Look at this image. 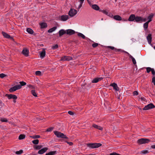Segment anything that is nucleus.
I'll list each match as a JSON object with an SVG mask.
<instances>
[{
  "instance_id": "nucleus-1",
  "label": "nucleus",
  "mask_w": 155,
  "mask_h": 155,
  "mask_svg": "<svg viewBox=\"0 0 155 155\" xmlns=\"http://www.w3.org/2000/svg\"><path fill=\"white\" fill-rule=\"evenodd\" d=\"M87 147L91 148H98L102 145V144L99 143H88L86 144Z\"/></svg>"
},
{
  "instance_id": "nucleus-2",
  "label": "nucleus",
  "mask_w": 155,
  "mask_h": 155,
  "mask_svg": "<svg viewBox=\"0 0 155 155\" xmlns=\"http://www.w3.org/2000/svg\"><path fill=\"white\" fill-rule=\"evenodd\" d=\"M54 133L57 137L65 139L68 138L66 136V135H64L63 133H62L60 132L55 131H54Z\"/></svg>"
},
{
  "instance_id": "nucleus-3",
  "label": "nucleus",
  "mask_w": 155,
  "mask_h": 155,
  "mask_svg": "<svg viewBox=\"0 0 155 155\" xmlns=\"http://www.w3.org/2000/svg\"><path fill=\"white\" fill-rule=\"evenodd\" d=\"M150 140L149 139L141 138L137 140V143L140 144L147 143L150 142Z\"/></svg>"
},
{
  "instance_id": "nucleus-4",
  "label": "nucleus",
  "mask_w": 155,
  "mask_h": 155,
  "mask_svg": "<svg viewBox=\"0 0 155 155\" xmlns=\"http://www.w3.org/2000/svg\"><path fill=\"white\" fill-rule=\"evenodd\" d=\"M155 107V106L152 103H150L147 105L145 106L143 108V110H147L150 109H152Z\"/></svg>"
},
{
  "instance_id": "nucleus-5",
  "label": "nucleus",
  "mask_w": 155,
  "mask_h": 155,
  "mask_svg": "<svg viewBox=\"0 0 155 155\" xmlns=\"http://www.w3.org/2000/svg\"><path fill=\"white\" fill-rule=\"evenodd\" d=\"M77 13V11L76 10L71 8L69 12V15L71 17H73Z\"/></svg>"
},
{
  "instance_id": "nucleus-6",
  "label": "nucleus",
  "mask_w": 155,
  "mask_h": 155,
  "mask_svg": "<svg viewBox=\"0 0 155 155\" xmlns=\"http://www.w3.org/2000/svg\"><path fill=\"white\" fill-rule=\"evenodd\" d=\"M5 96L7 97L9 99H17V96L14 94H6Z\"/></svg>"
},
{
  "instance_id": "nucleus-7",
  "label": "nucleus",
  "mask_w": 155,
  "mask_h": 155,
  "mask_svg": "<svg viewBox=\"0 0 155 155\" xmlns=\"http://www.w3.org/2000/svg\"><path fill=\"white\" fill-rule=\"evenodd\" d=\"M20 88L18 85H16L9 89V91L10 92H12L16 91V90L19 89Z\"/></svg>"
},
{
  "instance_id": "nucleus-8",
  "label": "nucleus",
  "mask_w": 155,
  "mask_h": 155,
  "mask_svg": "<svg viewBox=\"0 0 155 155\" xmlns=\"http://www.w3.org/2000/svg\"><path fill=\"white\" fill-rule=\"evenodd\" d=\"M48 149V148L47 147H45L39 150L38 151V153L40 154H42L45 152Z\"/></svg>"
},
{
  "instance_id": "nucleus-9",
  "label": "nucleus",
  "mask_w": 155,
  "mask_h": 155,
  "mask_svg": "<svg viewBox=\"0 0 155 155\" xmlns=\"http://www.w3.org/2000/svg\"><path fill=\"white\" fill-rule=\"evenodd\" d=\"M72 59V57L70 56H64L61 57V61H70Z\"/></svg>"
},
{
  "instance_id": "nucleus-10",
  "label": "nucleus",
  "mask_w": 155,
  "mask_h": 155,
  "mask_svg": "<svg viewBox=\"0 0 155 155\" xmlns=\"http://www.w3.org/2000/svg\"><path fill=\"white\" fill-rule=\"evenodd\" d=\"M66 34L69 35H72L75 33V31L72 29H68L66 30Z\"/></svg>"
},
{
  "instance_id": "nucleus-11",
  "label": "nucleus",
  "mask_w": 155,
  "mask_h": 155,
  "mask_svg": "<svg viewBox=\"0 0 155 155\" xmlns=\"http://www.w3.org/2000/svg\"><path fill=\"white\" fill-rule=\"evenodd\" d=\"M22 53L25 56L27 57L28 56L29 50L26 48H25L23 49Z\"/></svg>"
},
{
  "instance_id": "nucleus-12",
  "label": "nucleus",
  "mask_w": 155,
  "mask_h": 155,
  "mask_svg": "<svg viewBox=\"0 0 155 155\" xmlns=\"http://www.w3.org/2000/svg\"><path fill=\"white\" fill-rule=\"evenodd\" d=\"M103 79V78L102 77L100 78H96L93 79L91 81V82L93 83H97L99 81L102 80Z\"/></svg>"
},
{
  "instance_id": "nucleus-13",
  "label": "nucleus",
  "mask_w": 155,
  "mask_h": 155,
  "mask_svg": "<svg viewBox=\"0 0 155 155\" xmlns=\"http://www.w3.org/2000/svg\"><path fill=\"white\" fill-rule=\"evenodd\" d=\"M2 33L3 36L6 38L10 39L13 38L11 37L7 33L4 31H2Z\"/></svg>"
},
{
  "instance_id": "nucleus-14",
  "label": "nucleus",
  "mask_w": 155,
  "mask_h": 155,
  "mask_svg": "<svg viewBox=\"0 0 155 155\" xmlns=\"http://www.w3.org/2000/svg\"><path fill=\"white\" fill-rule=\"evenodd\" d=\"M135 17L134 15L131 14L128 20L129 21H133L135 20Z\"/></svg>"
},
{
  "instance_id": "nucleus-15",
  "label": "nucleus",
  "mask_w": 155,
  "mask_h": 155,
  "mask_svg": "<svg viewBox=\"0 0 155 155\" xmlns=\"http://www.w3.org/2000/svg\"><path fill=\"white\" fill-rule=\"evenodd\" d=\"M68 16L67 15H63L61 17V21H65L68 20Z\"/></svg>"
},
{
  "instance_id": "nucleus-16",
  "label": "nucleus",
  "mask_w": 155,
  "mask_h": 155,
  "mask_svg": "<svg viewBox=\"0 0 155 155\" xmlns=\"http://www.w3.org/2000/svg\"><path fill=\"white\" fill-rule=\"evenodd\" d=\"M110 86L113 87L114 89L116 91H118L119 90V88L118 87L117 84L115 83H113L111 84Z\"/></svg>"
},
{
  "instance_id": "nucleus-17",
  "label": "nucleus",
  "mask_w": 155,
  "mask_h": 155,
  "mask_svg": "<svg viewBox=\"0 0 155 155\" xmlns=\"http://www.w3.org/2000/svg\"><path fill=\"white\" fill-rule=\"evenodd\" d=\"M59 37H61L63 35L66 33V30H64L63 29L60 30L58 32Z\"/></svg>"
},
{
  "instance_id": "nucleus-18",
  "label": "nucleus",
  "mask_w": 155,
  "mask_h": 155,
  "mask_svg": "<svg viewBox=\"0 0 155 155\" xmlns=\"http://www.w3.org/2000/svg\"><path fill=\"white\" fill-rule=\"evenodd\" d=\"M108 48L111 49V50H114L115 51L117 52L120 51H122L120 49H117L116 48H115L113 46H109L108 47Z\"/></svg>"
},
{
  "instance_id": "nucleus-19",
  "label": "nucleus",
  "mask_w": 155,
  "mask_h": 155,
  "mask_svg": "<svg viewBox=\"0 0 155 155\" xmlns=\"http://www.w3.org/2000/svg\"><path fill=\"white\" fill-rule=\"evenodd\" d=\"M45 55V48H43L42 51L40 53V56L41 58H44Z\"/></svg>"
},
{
  "instance_id": "nucleus-20",
  "label": "nucleus",
  "mask_w": 155,
  "mask_h": 155,
  "mask_svg": "<svg viewBox=\"0 0 155 155\" xmlns=\"http://www.w3.org/2000/svg\"><path fill=\"white\" fill-rule=\"evenodd\" d=\"M113 18L117 21H121L122 20L121 17L119 15H117L113 16Z\"/></svg>"
},
{
  "instance_id": "nucleus-21",
  "label": "nucleus",
  "mask_w": 155,
  "mask_h": 155,
  "mask_svg": "<svg viewBox=\"0 0 155 155\" xmlns=\"http://www.w3.org/2000/svg\"><path fill=\"white\" fill-rule=\"evenodd\" d=\"M147 39L148 43L150 44L152 40L151 35V34H149L148 35L147 37Z\"/></svg>"
},
{
  "instance_id": "nucleus-22",
  "label": "nucleus",
  "mask_w": 155,
  "mask_h": 155,
  "mask_svg": "<svg viewBox=\"0 0 155 155\" xmlns=\"http://www.w3.org/2000/svg\"><path fill=\"white\" fill-rule=\"evenodd\" d=\"M20 84H18V87H19L20 89L22 86H24L26 85V82H24L23 81H20L19 82Z\"/></svg>"
},
{
  "instance_id": "nucleus-23",
  "label": "nucleus",
  "mask_w": 155,
  "mask_h": 155,
  "mask_svg": "<svg viewBox=\"0 0 155 155\" xmlns=\"http://www.w3.org/2000/svg\"><path fill=\"white\" fill-rule=\"evenodd\" d=\"M92 8L96 10H100V8L97 5L94 4L92 5L91 6Z\"/></svg>"
},
{
  "instance_id": "nucleus-24",
  "label": "nucleus",
  "mask_w": 155,
  "mask_h": 155,
  "mask_svg": "<svg viewBox=\"0 0 155 155\" xmlns=\"http://www.w3.org/2000/svg\"><path fill=\"white\" fill-rule=\"evenodd\" d=\"M142 17L141 16H137L135 17V21L137 22H141Z\"/></svg>"
},
{
  "instance_id": "nucleus-25",
  "label": "nucleus",
  "mask_w": 155,
  "mask_h": 155,
  "mask_svg": "<svg viewBox=\"0 0 155 155\" xmlns=\"http://www.w3.org/2000/svg\"><path fill=\"white\" fill-rule=\"evenodd\" d=\"M41 28H45L47 27L48 25L46 23L43 22L40 24Z\"/></svg>"
},
{
  "instance_id": "nucleus-26",
  "label": "nucleus",
  "mask_w": 155,
  "mask_h": 155,
  "mask_svg": "<svg viewBox=\"0 0 155 155\" xmlns=\"http://www.w3.org/2000/svg\"><path fill=\"white\" fill-rule=\"evenodd\" d=\"M93 127L95 128H97L100 130H102L103 128L101 126H98L96 124H94L93 125Z\"/></svg>"
},
{
  "instance_id": "nucleus-27",
  "label": "nucleus",
  "mask_w": 155,
  "mask_h": 155,
  "mask_svg": "<svg viewBox=\"0 0 155 155\" xmlns=\"http://www.w3.org/2000/svg\"><path fill=\"white\" fill-rule=\"evenodd\" d=\"M57 27L56 26L54 27H53L49 29L48 30V33H51L53 31H54L57 29Z\"/></svg>"
},
{
  "instance_id": "nucleus-28",
  "label": "nucleus",
  "mask_w": 155,
  "mask_h": 155,
  "mask_svg": "<svg viewBox=\"0 0 155 155\" xmlns=\"http://www.w3.org/2000/svg\"><path fill=\"white\" fill-rule=\"evenodd\" d=\"M56 153V151H51L48 153H46L45 155H54Z\"/></svg>"
},
{
  "instance_id": "nucleus-29",
  "label": "nucleus",
  "mask_w": 155,
  "mask_h": 155,
  "mask_svg": "<svg viewBox=\"0 0 155 155\" xmlns=\"http://www.w3.org/2000/svg\"><path fill=\"white\" fill-rule=\"evenodd\" d=\"M129 57L131 59L133 64L134 65L136 64V62L135 58L132 56L130 54H129Z\"/></svg>"
},
{
  "instance_id": "nucleus-30",
  "label": "nucleus",
  "mask_w": 155,
  "mask_h": 155,
  "mask_svg": "<svg viewBox=\"0 0 155 155\" xmlns=\"http://www.w3.org/2000/svg\"><path fill=\"white\" fill-rule=\"evenodd\" d=\"M27 31L28 33L31 34H32L34 33L33 30L30 28H27Z\"/></svg>"
},
{
  "instance_id": "nucleus-31",
  "label": "nucleus",
  "mask_w": 155,
  "mask_h": 155,
  "mask_svg": "<svg viewBox=\"0 0 155 155\" xmlns=\"http://www.w3.org/2000/svg\"><path fill=\"white\" fill-rule=\"evenodd\" d=\"M149 22H148L147 21L144 23L143 24V28L145 30H146L148 27V24Z\"/></svg>"
},
{
  "instance_id": "nucleus-32",
  "label": "nucleus",
  "mask_w": 155,
  "mask_h": 155,
  "mask_svg": "<svg viewBox=\"0 0 155 155\" xmlns=\"http://www.w3.org/2000/svg\"><path fill=\"white\" fill-rule=\"evenodd\" d=\"M153 14H151L150 15L148 16V19H149V20L147 21L148 22H150L152 21V19L153 18Z\"/></svg>"
},
{
  "instance_id": "nucleus-33",
  "label": "nucleus",
  "mask_w": 155,
  "mask_h": 155,
  "mask_svg": "<svg viewBox=\"0 0 155 155\" xmlns=\"http://www.w3.org/2000/svg\"><path fill=\"white\" fill-rule=\"evenodd\" d=\"M78 35L79 37H81L82 38L84 39H85L86 38L85 36L83 34L81 33H78Z\"/></svg>"
},
{
  "instance_id": "nucleus-34",
  "label": "nucleus",
  "mask_w": 155,
  "mask_h": 155,
  "mask_svg": "<svg viewBox=\"0 0 155 155\" xmlns=\"http://www.w3.org/2000/svg\"><path fill=\"white\" fill-rule=\"evenodd\" d=\"M25 136L24 134H20L19 136V140H22L25 138Z\"/></svg>"
},
{
  "instance_id": "nucleus-35",
  "label": "nucleus",
  "mask_w": 155,
  "mask_h": 155,
  "mask_svg": "<svg viewBox=\"0 0 155 155\" xmlns=\"http://www.w3.org/2000/svg\"><path fill=\"white\" fill-rule=\"evenodd\" d=\"M30 137L33 139H36L40 138V136L39 135H34L33 136H30Z\"/></svg>"
},
{
  "instance_id": "nucleus-36",
  "label": "nucleus",
  "mask_w": 155,
  "mask_h": 155,
  "mask_svg": "<svg viewBox=\"0 0 155 155\" xmlns=\"http://www.w3.org/2000/svg\"><path fill=\"white\" fill-rule=\"evenodd\" d=\"M143 68H142L141 69H143ZM146 70H147V73H149L150 72V71H151V70H152V69L153 68H151L150 67H147V68H146Z\"/></svg>"
},
{
  "instance_id": "nucleus-37",
  "label": "nucleus",
  "mask_w": 155,
  "mask_h": 155,
  "mask_svg": "<svg viewBox=\"0 0 155 155\" xmlns=\"http://www.w3.org/2000/svg\"><path fill=\"white\" fill-rule=\"evenodd\" d=\"M23 153V150H21L19 151H17L15 152V153L17 155H21Z\"/></svg>"
},
{
  "instance_id": "nucleus-38",
  "label": "nucleus",
  "mask_w": 155,
  "mask_h": 155,
  "mask_svg": "<svg viewBox=\"0 0 155 155\" xmlns=\"http://www.w3.org/2000/svg\"><path fill=\"white\" fill-rule=\"evenodd\" d=\"M42 147V146L41 145H35L34 147V148H35L36 150H40L41 149Z\"/></svg>"
},
{
  "instance_id": "nucleus-39",
  "label": "nucleus",
  "mask_w": 155,
  "mask_h": 155,
  "mask_svg": "<svg viewBox=\"0 0 155 155\" xmlns=\"http://www.w3.org/2000/svg\"><path fill=\"white\" fill-rule=\"evenodd\" d=\"M39 142V140L38 139H36L32 141V143L35 145L38 144Z\"/></svg>"
},
{
  "instance_id": "nucleus-40",
  "label": "nucleus",
  "mask_w": 155,
  "mask_h": 155,
  "mask_svg": "<svg viewBox=\"0 0 155 155\" xmlns=\"http://www.w3.org/2000/svg\"><path fill=\"white\" fill-rule=\"evenodd\" d=\"M149 153L147 150H143L141 151L140 153L141 154H146Z\"/></svg>"
},
{
  "instance_id": "nucleus-41",
  "label": "nucleus",
  "mask_w": 155,
  "mask_h": 155,
  "mask_svg": "<svg viewBox=\"0 0 155 155\" xmlns=\"http://www.w3.org/2000/svg\"><path fill=\"white\" fill-rule=\"evenodd\" d=\"M31 94L35 97H37V94L35 92V90H32L31 91Z\"/></svg>"
},
{
  "instance_id": "nucleus-42",
  "label": "nucleus",
  "mask_w": 155,
  "mask_h": 155,
  "mask_svg": "<svg viewBox=\"0 0 155 155\" xmlns=\"http://www.w3.org/2000/svg\"><path fill=\"white\" fill-rule=\"evenodd\" d=\"M58 48V44L53 45L52 47L51 48L53 50L57 49Z\"/></svg>"
},
{
  "instance_id": "nucleus-43",
  "label": "nucleus",
  "mask_w": 155,
  "mask_h": 155,
  "mask_svg": "<svg viewBox=\"0 0 155 155\" xmlns=\"http://www.w3.org/2000/svg\"><path fill=\"white\" fill-rule=\"evenodd\" d=\"M0 121L2 122H7L8 120L6 118H1L0 119Z\"/></svg>"
},
{
  "instance_id": "nucleus-44",
  "label": "nucleus",
  "mask_w": 155,
  "mask_h": 155,
  "mask_svg": "<svg viewBox=\"0 0 155 155\" xmlns=\"http://www.w3.org/2000/svg\"><path fill=\"white\" fill-rule=\"evenodd\" d=\"M100 12H102V13H103L104 14H106L107 15H108V13L105 10H99Z\"/></svg>"
},
{
  "instance_id": "nucleus-45",
  "label": "nucleus",
  "mask_w": 155,
  "mask_h": 155,
  "mask_svg": "<svg viewBox=\"0 0 155 155\" xmlns=\"http://www.w3.org/2000/svg\"><path fill=\"white\" fill-rule=\"evenodd\" d=\"M41 74V72L40 71H38L35 72V74L36 75L40 76Z\"/></svg>"
},
{
  "instance_id": "nucleus-46",
  "label": "nucleus",
  "mask_w": 155,
  "mask_h": 155,
  "mask_svg": "<svg viewBox=\"0 0 155 155\" xmlns=\"http://www.w3.org/2000/svg\"><path fill=\"white\" fill-rule=\"evenodd\" d=\"M54 129L53 127H51L48 128L46 130V132H50L52 131Z\"/></svg>"
},
{
  "instance_id": "nucleus-47",
  "label": "nucleus",
  "mask_w": 155,
  "mask_h": 155,
  "mask_svg": "<svg viewBox=\"0 0 155 155\" xmlns=\"http://www.w3.org/2000/svg\"><path fill=\"white\" fill-rule=\"evenodd\" d=\"M6 76V74L3 73L0 74V78H3L5 77Z\"/></svg>"
},
{
  "instance_id": "nucleus-48",
  "label": "nucleus",
  "mask_w": 155,
  "mask_h": 155,
  "mask_svg": "<svg viewBox=\"0 0 155 155\" xmlns=\"http://www.w3.org/2000/svg\"><path fill=\"white\" fill-rule=\"evenodd\" d=\"M152 74L153 75V77L155 76V71L153 68L151 71Z\"/></svg>"
},
{
  "instance_id": "nucleus-49",
  "label": "nucleus",
  "mask_w": 155,
  "mask_h": 155,
  "mask_svg": "<svg viewBox=\"0 0 155 155\" xmlns=\"http://www.w3.org/2000/svg\"><path fill=\"white\" fill-rule=\"evenodd\" d=\"M98 44L97 43H94L92 44V46L93 48H95L98 45Z\"/></svg>"
},
{
  "instance_id": "nucleus-50",
  "label": "nucleus",
  "mask_w": 155,
  "mask_h": 155,
  "mask_svg": "<svg viewBox=\"0 0 155 155\" xmlns=\"http://www.w3.org/2000/svg\"><path fill=\"white\" fill-rule=\"evenodd\" d=\"M138 94V93L137 91H134L133 92V95H137Z\"/></svg>"
},
{
  "instance_id": "nucleus-51",
  "label": "nucleus",
  "mask_w": 155,
  "mask_h": 155,
  "mask_svg": "<svg viewBox=\"0 0 155 155\" xmlns=\"http://www.w3.org/2000/svg\"><path fill=\"white\" fill-rule=\"evenodd\" d=\"M68 113L71 115H74V113L72 111H70L68 112Z\"/></svg>"
},
{
  "instance_id": "nucleus-52",
  "label": "nucleus",
  "mask_w": 155,
  "mask_h": 155,
  "mask_svg": "<svg viewBox=\"0 0 155 155\" xmlns=\"http://www.w3.org/2000/svg\"><path fill=\"white\" fill-rule=\"evenodd\" d=\"M152 82H153V84L155 86V76L153 77L152 79Z\"/></svg>"
},
{
  "instance_id": "nucleus-53",
  "label": "nucleus",
  "mask_w": 155,
  "mask_h": 155,
  "mask_svg": "<svg viewBox=\"0 0 155 155\" xmlns=\"http://www.w3.org/2000/svg\"><path fill=\"white\" fill-rule=\"evenodd\" d=\"M147 20V19L146 18H143L142 17V20H141V22H145Z\"/></svg>"
},
{
  "instance_id": "nucleus-54",
  "label": "nucleus",
  "mask_w": 155,
  "mask_h": 155,
  "mask_svg": "<svg viewBox=\"0 0 155 155\" xmlns=\"http://www.w3.org/2000/svg\"><path fill=\"white\" fill-rule=\"evenodd\" d=\"M68 144H69L70 146H72L73 145V143L72 142H68L67 141H65Z\"/></svg>"
},
{
  "instance_id": "nucleus-55",
  "label": "nucleus",
  "mask_w": 155,
  "mask_h": 155,
  "mask_svg": "<svg viewBox=\"0 0 155 155\" xmlns=\"http://www.w3.org/2000/svg\"><path fill=\"white\" fill-rule=\"evenodd\" d=\"M118 153H117L115 152H113L110 153V155H118Z\"/></svg>"
},
{
  "instance_id": "nucleus-56",
  "label": "nucleus",
  "mask_w": 155,
  "mask_h": 155,
  "mask_svg": "<svg viewBox=\"0 0 155 155\" xmlns=\"http://www.w3.org/2000/svg\"><path fill=\"white\" fill-rule=\"evenodd\" d=\"M80 4L79 5V6L78 7V9H80L81 7V6H82V4L83 3H81V2H80Z\"/></svg>"
},
{
  "instance_id": "nucleus-57",
  "label": "nucleus",
  "mask_w": 155,
  "mask_h": 155,
  "mask_svg": "<svg viewBox=\"0 0 155 155\" xmlns=\"http://www.w3.org/2000/svg\"><path fill=\"white\" fill-rule=\"evenodd\" d=\"M140 99L142 101H145V98L144 97H142Z\"/></svg>"
},
{
  "instance_id": "nucleus-58",
  "label": "nucleus",
  "mask_w": 155,
  "mask_h": 155,
  "mask_svg": "<svg viewBox=\"0 0 155 155\" xmlns=\"http://www.w3.org/2000/svg\"><path fill=\"white\" fill-rule=\"evenodd\" d=\"M108 15L110 17H112L113 16V14L111 13H108Z\"/></svg>"
},
{
  "instance_id": "nucleus-59",
  "label": "nucleus",
  "mask_w": 155,
  "mask_h": 155,
  "mask_svg": "<svg viewBox=\"0 0 155 155\" xmlns=\"http://www.w3.org/2000/svg\"><path fill=\"white\" fill-rule=\"evenodd\" d=\"M151 147L153 149H155V144L152 145Z\"/></svg>"
},
{
  "instance_id": "nucleus-60",
  "label": "nucleus",
  "mask_w": 155,
  "mask_h": 155,
  "mask_svg": "<svg viewBox=\"0 0 155 155\" xmlns=\"http://www.w3.org/2000/svg\"><path fill=\"white\" fill-rule=\"evenodd\" d=\"M28 87H31L33 89L34 88V87H33L31 85H29Z\"/></svg>"
},
{
  "instance_id": "nucleus-61",
  "label": "nucleus",
  "mask_w": 155,
  "mask_h": 155,
  "mask_svg": "<svg viewBox=\"0 0 155 155\" xmlns=\"http://www.w3.org/2000/svg\"><path fill=\"white\" fill-rule=\"evenodd\" d=\"M80 2H81V3H83L84 0H80Z\"/></svg>"
},
{
  "instance_id": "nucleus-62",
  "label": "nucleus",
  "mask_w": 155,
  "mask_h": 155,
  "mask_svg": "<svg viewBox=\"0 0 155 155\" xmlns=\"http://www.w3.org/2000/svg\"><path fill=\"white\" fill-rule=\"evenodd\" d=\"M16 99H13V102L14 103H15L16 102Z\"/></svg>"
},
{
  "instance_id": "nucleus-63",
  "label": "nucleus",
  "mask_w": 155,
  "mask_h": 155,
  "mask_svg": "<svg viewBox=\"0 0 155 155\" xmlns=\"http://www.w3.org/2000/svg\"><path fill=\"white\" fill-rule=\"evenodd\" d=\"M2 103V101H0V103L1 104Z\"/></svg>"
},
{
  "instance_id": "nucleus-64",
  "label": "nucleus",
  "mask_w": 155,
  "mask_h": 155,
  "mask_svg": "<svg viewBox=\"0 0 155 155\" xmlns=\"http://www.w3.org/2000/svg\"><path fill=\"white\" fill-rule=\"evenodd\" d=\"M154 49H155V46H154Z\"/></svg>"
}]
</instances>
